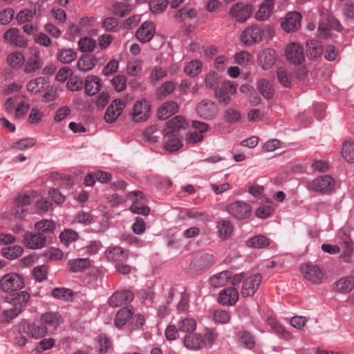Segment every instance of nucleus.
Listing matches in <instances>:
<instances>
[{"label": "nucleus", "mask_w": 354, "mask_h": 354, "mask_svg": "<svg viewBox=\"0 0 354 354\" xmlns=\"http://www.w3.org/2000/svg\"><path fill=\"white\" fill-rule=\"evenodd\" d=\"M197 115L204 120H212L218 115V106L209 99H204L197 104L196 106Z\"/></svg>", "instance_id": "1"}, {"label": "nucleus", "mask_w": 354, "mask_h": 354, "mask_svg": "<svg viewBox=\"0 0 354 354\" xmlns=\"http://www.w3.org/2000/svg\"><path fill=\"white\" fill-rule=\"evenodd\" d=\"M302 276L312 283L319 284L324 279V272L317 265L306 263L300 267Z\"/></svg>", "instance_id": "2"}, {"label": "nucleus", "mask_w": 354, "mask_h": 354, "mask_svg": "<svg viewBox=\"0 0 354 354\" xmlns=\"http://www.w3.org/2000/svg\"><path fill=\"white\" fill-rule=\"evenodd\" d=\"M24 286L21 277L17 273L5 274L0 280V287L4 292H16Z\"/></svg>", "instance_id": "3"}, {"label": "nucleus", "mask_w": 354, "mask_h": 354, "mask_svg": "<svg viewBox=\"0 0 354 354\" xmlns=\"http://www.w3.org/2000/svg\"><path fill=\"white\" fill-rule=\"evenodd\" d=\"M214 262L215 258L212 254L199 253L191 262L190 268L196 272H203L211 268Z\"/></svg>", "instance_id": "4"}, {"label": "nucleus", "mask_w": 354, "mask_h": 354, "mask_svg": "<svg viewBox=\"0 0 354 354\" xmlns=\"http://www.w3.org/2000/svg\"><path fill=\"white\" fill-rule=\"evenodd\" d=\"M263 35V28L258 24H253L243 31L241 40L244 44L252 45L260 42Z\"/></svg>", "instance_id": "5"}, {"label": "nucleus", "mask_w": 354, "mask_h": 354, "mask_svg": "<svg viewBox=\"0 0 354 354\" xmlns=\"http://www.w3.org/2000/svg\"><path fill=\"white\" fill-rule=\"evenodd\" d=\"M166 128L163 131L164 136H178L181 130H185L188 127L185 118L181 115H176L167 122Z\"/></svg>", "instance_id": "6"}, {"label": "nucleus", "mask_w": 354, "mask_h": 354, "mask_svg": "<svg viewBox=\"0 0 354 354\" xmlns=\"http://www.w3.org/2000/svg\"><path fill=\"white\" fill-rule=\"evenodd\" d=\"M226 210L234 218L241 220L247 218L251 214V207L246 203L235 201L226 207Z\"/></svg>", "instance_id": "7"}, {"label": "nucleus", "mask_w": 354, "mask_h": 354, "mask_svg": "<svg viewBox=\"0 0 354 354\" xmlns=\"http://www.w3.org/2000/svg\"><path fill=\"white\" fill-rule=\"evenodd\" d=\"M335 182L329 175L321 176L312 182V188L314 191L321 194H328L335 187Z\"/></svg>", "instance_id": "8"}, {"label": "nucleus", "mask_w": 354, "mask_h": 354, "mask_svg": "<svg viewBox=\"0 0 354 354\" xmlns=\"http://www.w3.org/2000/svg\"><path fill=\"white\" fill-rule=\"evenodd\" d=\"M126 106V102L121 99H115L108 106L104 115V119L107 123L114 122L122 113Z\"/></svg>", "instance_id": "9"}, {"label": "nucleus", "mask_w": 354, "mask_h": 354, "mask_svg": "<svg viewBox=\"0 0 354 354\" xmlns=\"http://www.w3.org/2000/svg\"><path fill=\"white\" fill-rule=\"evenodd\" d=\"M30 197L27 194H19L15 199L12 214L20 219L24 218L28 212V206L30 204Z\"/></svg>", "instance_id": "10"}, {"label": "nucleus", "mask_w": 354, "mask_h": 354, "mask_svg": "<svg viewBox=\"0 0 354 354\" xmlns=\"http://www.w3.org/2000/svg\"><path fill=\"white\" fill-rule=\"evenodd\" d=\"M252 12V6L243 5L239 2L232 6L229 11V15L236 19L237 21L243 23L250 17Z\"/></svg>", "instance_id": "11"}, {"label": "nucleus", "mask_w": 354, "mask_h": 354, "mask_svg": "<svg viewBox=\"0 0 354 354\" xmlns=\"http://www.w3.org/2000/svg\"><path fill=\"white\" fill-rule=\"evenodd\" d=\"M134 299L133 293L129 290L115 292L109 299V304L112 307H119L131 302Z\"/></svg>", "instance_id": "12"}, {"label": "nucleus", "mask_w": 354, "mask_h": 354, "mask_svg": "<svg viewBox=\"0 0 354 354\" xmlns=\"http://www.w3.org/2000/svg\"><path fill=\"white\" fill-rule=\"evenodd\" d=\"M285 55L287 59L293 64H301L305 59L303 47L295 43L287 46Z\"/></svg>", "instance_id": "13"}, {"label": "nucleus", "mask_w": 354, "mask_h": 354, "mask_svg": "<svg viewBox=\"0 0 354 354\" xmlns=\"http://www.w3.org/2000/svg\"><path fill=\"white\" fill-rule=\"evenodd\" d=\"M262 280L261 274L250 276L243 283L241 295L243 297H252L257 290Z\"/></svg>", "instance_id": "14"}, {"label": "nucleus", "mask_w": 354, "mask_h": 354, "mask_svg": "<svg viewBox=\"0 0 354 354\" xmlns=\"http://www.w3.org/2000/svg\"><path fill=\"white\" fill-rule=\"evenodd\" d=\"M277 59L276 52L273 48H267L261 50L257 57L258 64L264 70L272 67Z\"/></svg>", "instance_id": "15"}, {"label": "nucleus", "mask_w": 354, "mask_h": 354, "mask_svg": "<svg viewBox=\"0 0 354 354\" xmlns=\"http://www.w3.org/2000/svg\"><path fill=\"white\" fill-rule=\"evenodd\" d=\"M236 92V88L232 82L230 81H224L221 86L215 91V95L218 98L220 103L227 104L230 103L232 95Z\"/></svg>", "instance_id": "16"}, {"label": "nucleus", "mask_w": 354, "mask_h": 354, "mask_svg": "<svg viewBox=\"0 0 354 354\" xmlns=\"http://www.w3.org/2000/svg\"><path fill=\"white\" fill-rule=\"evenodd\" d=\"M301 15L297 12L288 13L281 22V27L287 32L297 31L301 26Z\"/></svg>", "instance_id": "17"}, {"label": "nucleus", "mask_w": 354, "mask_h": 354, "mask_svg": "<svg viewBox=\"0 0 354 354\" xmlns=\"http://www.w3.org/2000/svg\"><path fill=\"white\" fill-rule=\"evenodd\" d=\"M24 243L30 249H40L45 246L46 238L40 232H27L24 234Z\"/></svg>", "instance_id": "18"}, {"label": "nucleus", "mask_w": 354, "mask_h": 354, "mask_svg": "<svg viewBox=\"0 0 354 354\" xmlns=\"http://www.w3.org/2000/svg\"><path fill=\"white\" fill-rule=\"evenodd\" d=\"M156 32L155 26L153 22L146 21L142 24L136 32V37L142 43L149 41Z\"/></svg>", "instance_id": "19"}, {"label": "nucleus", "mask_w": 354, "mask_h": 354, "mask_svg": "<svg viewBox=\"0 0 354 354\" xmlns=\"http://www.w3.org/2000/svg\"><path fill=\"white\" fill-rule=\"evenodd\" d=\"M40 321L51 332L63 322V318L57 312H47L41 315Z\"/></svg>", "instance_id": "20"}, {"label": "nucleus", "mask_w": 354, "mask_h": 354, "mask_svg": "<svg viewBox=\"0 0 354 354\" xmlns=\"http://www.w3.org/2000/svg\"><path fill=\"white\" fill-rule=\"evenodd\" d=\"M3 38L15 46L21 48L28 46V39L19 34V30L17 28H10L6 31Z\"/></svg>", "instance_id": "21"}, {"label": "nucleus", "mask_w": 354, "mask_h": 354, "mask_svg": "<svg viewBox=\"0 0 354 354\" xmlns=\"http://www.w3.org/2000/svg\"><path fill=\"white\" fill-rule=\"evenodd\" d=\"M238 299V290L235 288L230 287L221 291L218 301L223 305L233 306L236 303Z\"/></svg>", "instance_id": "22"}, {"label": "nucleus", "mask_w": 354, "mask_h": 354, "mask_svg": "<svg viewBox=\"0 0 354 354\" xmlns=\"http://www.w3.org/2000/svg\"><path fill=\"white\" fill-rule=\"evenodd\" d=\"M149 110L150 106L147 101L136 102L133 106V120L137 122L147 120L149 117Z\"/></svg>", "instance_id": "23"}, {"label": "nucleus", "mask_w": 354, "mask_h": 354, "mask_svg": "<svg viewBox=\"0 0 354 354\" xmlns=\"http://www.w3.org/2000/svg\"><path fill=\"white\" fill-rule=\"evenodd\" d=\"M49 87L50 81L44 77H39L31 80L26 84L28 91L35 95L39 94Z\"/></svg>", "instance_id": "24"}, {"label": "nucleus", "mask_w": 354, "mask_h": 354, "mask_svg": "<svg viewBox=\"0 0 354 354\" xmlns=\"http://www.w3.org/2000/svg\"><path fill=\"white\" fill-rule=\"evenodd\" d=\"M185 346L190 350H198L205 346V338L198 333H189L184 337Z\"/></svg>", "instance_id": "25"}, {"label": "nucleus", "mask_w": 354, "mask_h": 354, "mask_svg": "<svg viewBox=\"0 0 354 354\" xmlns=\"http://www.w3.org/2000/svg\"><path fill=\"white\" fill-rule=\"evenodd\" d=\"M134 315L133 308L131 306H126L121 308L116 314L114 323L117 328H122Z\"/></svg>", "instance_id": "26"}, {"label": "nucleus", "mask_w": 354, "mask_h": 354, "mask_svg": "<svg viewBox=\"0 0 354 354\" xmlns=\"http://www.w3.org/2000/svg\"><path fill=\"white\" fill-rule=\"evenodd\" d=\"M102 87L100 80L96 75H88L84 82L85 93L93 96L98 93Z\"/></svg>", "instance_id": "27"}, {"label": "nucleus", "mask_w": 354, "mask_h": 354, "mask_svg": "<svg viewBox=\"0 0 354 354\" xmlns=\"http://www.w3.org/2000/svg\"><path fill=\"white\" fill-rule=\"evenodd\" d=\"M98 62L94 55H82L77 62V68L83 72H88L92 70Z\"/></svg>", "instance_id": "28"}, {"label": "nucleus", "mask_w": 354, "mask_h": 354, "mask_svg": "<svg viewBox=\"0 0 354 354\" xmlns=\"http://www.w3.org/2000/svg\"><path fill=\"white\" fill-rule=\"evenodd\" d=\"M178 106L174 101L165 102L158 110V117L160 120H166L171 115L177 113Z\"/></svg>", "instance_id": "29"}, {"label": "nucleus", "mask_w": 354, "mask_h": 354, "mask_svg": "<svg viewBox=\"0 0 354 354\" xmlns=\"http://www.w3.org/2000/svg\"><path fill=\"white\" fill-rule=\"evenodd\" d=\"M353 288L354 277L353 276L342 277L335 283V290L341 293H348Z\"/></svg>", "instance_id": "30"}, {"label": "nucleus", "mask_w": 354, "mask_h": 354, "mask_svg": "<svg viewBox=\"0 0 354 354\" xmlns=\"http://www.w3.org/2000/svg\"><path fill=\"white\" fill-rule=\"evenodd\" d=\"M274 5V0H264L255 13V19L257 20H265L268 18L272 12Z\"/></svg>", "instance_id": "31"}, {"label": "nucleus", "mask_w": 354, "mask_h": 354, "mask_svg": "<svg viewBox=\"0 0 354 354\" xmlns=\"http://www.w3.org/2000/svg\"><path fill=\"white\" fill-rule=\"evenodd\" d=\"M106 257L113 261H124L128 258V251L120 247L109 248L105 252Z\"/></svg>", "instance_id": "32"}, {"label": "nucleus", "mask_w": 354, "mask_h": 354, "mask_svg": "<svg viewBox=\"0 0 354 354\" xmlns=\"http://www.w3.org/2000/svg\"><path fill=\"white\" fill-rule=\"evenodd\" d=\"M91 266V261L87 258H79L68 261L67 267L71 272H83Z\"/></svg>", "instance_id": "33"}, {"label": "nucleus", "mask_w": 354, "mask_h": 354, "mask_svg": "<svg viewBox=\"0 0 354 354\" xmlns=\"http://www.w3.org/2000/svg\"><path fill=\"white\" fill-rule=\"evenodd\" d=\"M30 299V295L26 291L15 292L10 295V301L14 303L13 306H20L21 313L23 308L26 306Z\"/></svg>", "instance_id": "34"}, {"label": "nucleus", "mask_w": 354, "mask_h": 354, "mask_svg": "<svg viewBox=\"0 0 354 354\" xmlns=\"http://www.w3.org/2000/svg\"><path fill=\"white\" fill-rule=\"evenodd\" d=\"M27 329L28 333L30 335V337L35 339L43 337L45 336L48 331L46 326L42 324L41 321L39 323H32L28 324Z\"/></svg>", "instance_id": "35"}, {"label": "nucleus", "mask_w": 354, "mask_h": 354, "mask_svg": "<svg viewBox=\"0 0 354 354\" xmlns=\"http://www.w3.org/2000/svg\"><path fill=\"white\" fill-rule=\"evenodd\" d=\"M307 56L310 59H316L319 57L323 52V48L320 41L317 40H310L306 43Z\"/></svg>", "instance_id": "36"}, {"label": "nucleus", "mask_w": 354, "mask_h": 354, "mask_svg": "<svg viewBox=\"0 0 354 354\" xmlns=\"http://www.w3.org/2000/svg\"><path fill=\"white\" fill-rule=\"evenodd\" d=\"M77 58V53L71 48L59 49L57 53V59L64 64H71Z\"/></svg>", "instance_id": "37"}, {"label": "nucleus", "mask_w": 354, "mask_h": 354, "mask_svg": "<svg viewBox=\"0 0 354 354\" xmlns=\"http://www.w3.org/2000/svg\"><path fill=\"white\" fill-rule=\"evenodd\" d=\"M239 342L243 345L248 349H252L254 348L256 342L254 336L248 331L241 330L237 333Z\"/></svg>", "instance_id": "38"}, {"label": "nucleus", "mask_w": 354, "mask_h": 354, "mask_svg": "<svg viewBox=\"0 0 354 354\" xmlns=\"http://www.w3.org/2000/svg\"><path fill=\"white\" fill-rule=\"evenodd\" d=\"M351 242L352 241L349 238H346L343 241V251L341 254V258L345 263H351L354 261V250Z\"/></svg>", "instance_id": "39"}, {"label": "nucleus", "mask_w": 354, "mask_h": 354, "mask_svg": "<svg viewBox=\"0 0 354 354\" xmlns=\"http://www.w3.org/2000/svg\"><path fill=\"white\" fill-rule=\"evenodd\" d=\"M248 247L252 248H264L270 245V240L263 235H257L246 241Z\"/></svg>", "instance_id": "40"}, {"label": "nucleus", "mask_w": 354, "mask_h": 354, "mask_svg": "<svg viewBox=\"0 0 354 354\" xmlns=\"http://www.w3.org/2000/svg\"><path fill=\"white\" fill-rule=\"evenodd\" d=\"M21 313L20 306H12L10 309L4 310L0 314V323L8 324Z\"/></svg>", "instance_id": "41"}, {"label": "nucleus", "mask_w": 354, "mask_h": 354, "mask_svg": "<svg viewBox=\"0 0 354 354\" xmlns=\"http://www.w3.org/2000/svg\"><path fill=\"white\" fill-rule=\"evenodd\" d=\"M230 278V272L223 271L212 277L209 279V283L215 288H220L225 286Z\"/></svg>", "instance_id": "42"}, {"label": "nucleus", "mask_w": 354, "mask_h": 354, "mask_svg": "<svg viewBox=\"0 0 354 354\" xmlns=\"http://www.w3.org/2000/svg\"><path fill=\"white\" fill-rule=\"evenodd\" d=\"M167 140L165 143V149L169 152H174L183 147L182 136H167Z\"/></svg>", "instance_id": "43"}, {"label": "nucleus", "mask_w": 354, "mask_h": 354, "mask_svg": "<svg viewBox=\"0 0 354 354\" xmlns=\"http://www.w3.org/2000/svg\"><path fill=\"white\" fill-rule=\"evenodd\" d=\"M55 223L51 220L43 219L35 224V228L39 232H41L46 234H53L55 230Z\"/></svg>", "instance_id": "44"}, {"label": "nucleus", "mask_w": 354, "mask_h": 354, "mask_svg": "<svg viewBox=\"0 0 354 354\" xmlns=\"http://www.w3.org/2000/svg\"><path fill=\"white\" fill-rule=\"evenodd\" d=\"M43 64L41 59H40L38 53H35L30 57L27 61L24 71L26 73H29L39 69Z\"/></svg>", "instance_id": "45"}, {"label": "nucleus", "mask_w": 354, "mask_h": 354, "mask_svg": "<svg viewBox=\"0 0 354 354\" xmlns=\"http://www.w3.org/2000/svg\"><path fill=\"white\" fill-rule=\"evenodd\" d=\"M24 249L19 245L9 246L1 249V254L8 259H15L20 257Z\"/></svg>", "instance_id": "46"}, {"label": "nucleus", "mask_w": 354, "mask_h": 354, "mask_svg": "<svg viewBox=\"0 0 354 354\" xmlns=\"http://www.w3.org/2000/svg\"><path fill=\"white\" fill-rule=\"evenodd\" d=\"M257 88L261 94L266 99H271L274 95V90L271 84L266 79L260 80Z\"/></svg>", "instance_id": "47"}, {"label": "nucleus", "mask_w": 354, "mask_h": 354, "mask_svg": "<svg viewBox=\"0 0 354 354\" xmlns=\"http://www.w3.org/2000/svg\"><path fill=\"white\" fill-rule=\"evenodd\" d=\"M343 158L349 162H354V142L346 140L343 143L342 151Z\"/></svg>", "instance_id": "48"}, {"label": "nucleus", "mask_w": 354, "mask_h": 354, "mask_svg": "<svg viewBox=\"0 0 354 354\" xmlns=\"http://www.w3.org/2000/svg\"><path fill=\"white\" fill-rule=\"evenodd\" d=\"M25 59L22 53L14 52L10 53L7 58L8 64L12 68H20L24 63Z\"/></svg>", "instance_id": "49"}, {"label": "nucleus", "mask_w": 354, "mask_h": 354, "mask_svg": "<svg viewBox=\"0 0 354 354\" xmlns=\"http://www.w3.org/2000/svg\"><path fill=\"white\" fill-rule=\"evenodd\" d=\"M218 232L222 238L230 236L232 232V226L229 221L222 220L217 223Z\"/></svg>", "instance_id": "50"}, {"label": "nucleus", "mask_w": 354, "mask_h": 354, "mask_svg": "<svg viewBox=\"0 0 354 354\" xmlns=\"http://www.w3.org/2000/svg\"><path fill=\"white\" fill-rule=\"evenodd\" d=\"M202 64L200 61L194 60L191 61L188 65H187L184 71L185 73L190 77L197 76L201 71Z\"/></svg>", "instance_id": "51"}, {"label": "nucleus", "mask_w": 354, "mask_h": 354, "mask_svg": "<svg viewBox=\"0 0 354 354\" xmlns=\"http://www.w3.org/2000/svg\"><path fill=\"white\" fill-rule=\"evenodd\" d=\"M196 323L194 319L185 318L179 322L178 330L184 333H191L196 329Z\"/></svg>", "instance_id": "52"}, {"label": "nucleus", "mask_w": 354, "mask_h": 354, "mask_svg": "<svg viewBox=\"0 0 354 354\" xmlns=\"http://www.w3.org/2000/svg\"><path fill=\"white\" fill-rule=\"evenodd\" d=\"M241 118V115L238 109L230 107L225 111L224 119L226 122L232 124L239 122Z\"/></svg>", "instance_id": "53"}, {"label": "nucleus", "mask_w": 354, "mask_h": 354, "mask_svg": "<svg viewBox=\"0 0 354 354\" xmlns=\"http://www.w3.org/2000/svg\"><path fill=\"white\" fill-rule=\"evenodd\" d=\"M77 238V233L71 229L64 230L59 235L61 242L65 245H68L71 243L75 241Z\"/></svg>", "instance_id": "54"}, {"label": "nucleus", "mask_w": 354, "mask_h": 354, "mask_svg": "<svg viewBox=\"0 0 354 354\" xmlns=\"http://www.w3.org/2000/svg\"><path fill=\"white\" fill-rule=\"evenodd\" d=\"M131 6L124 2H118L113 5V12L120 17H124L131 12Z\"/></svg>", "instance_id": "55"}, {"label": "nucleus", "mask_w": 354, "mask_h": 354, "mask_svg": "<svg viewBox=\"0 0 354 354\" xmlns=\"http://www.w3.org/2000/svg\"><path fill=\"white\" fill-rule=\"evenodd\" d=\"M175 88L174 84L169 81L166 82L157 90L156 95L158 99L162 100L171 94Z\"/></svg>", "instance_id": "56"}, {"label": "nucleus", "mask_w": 354, "mask_h": 354, "mask_svg": "<svg viewBox=\"0 0 354 354\" xmlns=\"http://www.w3.org/2000/svg\"><path fill=\"white\" fill-rule=\"evenodd\" d=\"M220 76L216 72H209L205 77V84L207 87L216 91L220 83Z\"/></svg>", "instance_id": "57"}, {"label": "nucleus", "mask_w": 354, "mask_h": 354, "mask_svg": "<svg viewBox=\"0 0 354 354\" xmlns=\"http://www.w3.org/2000/svg\"><path fill=\"white\" fill-rule=\"evenodd\" d=\"M102 27L107 32H115L119 30L118 20L112 17H106L102 21Z\"/></svg>", "instance_id": "58"}, {"label": "nucleus", "mask_w": 354, "mask_h": 354, "mask_svg": "<svg viewBox=\"0 0 354 354\" xmlns=\"http://www.w3.org/2000/svg\"><path fill=\"white\" fill-rule=\"evenodd\" d=\"M79 50L82 52L92 51L96 46L95 40L85 37L80 39L78 42Z\"/></svg>", "instance_id": "59"}, {"label": "nucleus", "mask_w": 354, "mask_h": 354, "mask_svg": "<svg viewBox=\"0 0 354 354\" xmlns=\"http://www.w3.org/2000/svg\"><path fill=\"white\" fill-rule=\"evenodd\" d=\"M277 79L279 83L284 87L289 88L292 84L290 75L284 68H279L277 71Z\"/></svg>", "instance_id": "60"}, {"label": "nucleus", "mask_w": 354, "mask_h": 354, "mask_svg": "<svg viewBox=\"0 0 354 354\" xmlns=\"http://www.w3.org/2000/svg\"><path fill=\"white\" fill-rule=\"evenodd\" d=\"M168 4V0H150L149 2V8L153 13L163 12Z\"/></svg>", "instance_id": "61"}, {"label": "nucleus", "mask_w": 354, "mask_h": 354, "mask_svg": "<svg viewBox=\"0 0 354 354\" xmlns=\"http://www.w3.org/2000/svg\"><path fill=\"white\" fill-rule=\"evenodd\" d=\"M97 343L99 346L98 352L100 354L106 353L111 345L109 339L104 334H100L97 336Z\"/></svg>", "instance_id": "62"}, {"label": "nucleus", "mask_w": 354, "mask_h": 354, "mask_svg": "<svg viewBox=\"0 0 354 354\" xmlns=\"http://www.w3.org/2000/svg\"><path fill=\"white\" fill-rule=\"evenodd\" d=\"M111 83L115 91L118 92L122 91L126 88V77L122 75H116L112 79Z\"/></svg>", "instance_id": "63"}, {"label": "nucleus", "mask_w": 354, "mask_h": 354, "mask_svg": "<svg viewBox=\"0 0 354 354\" xmlns=\"http://www.w3.org/2000/svg\"><path fill=\"white\" fill-rule=\"evenodd\" d=\"M119 67V62L116 59L110 60L102 69V74L109 76L115 73Z\"/></svg>", "instance_id": "64"}]
</instances>
